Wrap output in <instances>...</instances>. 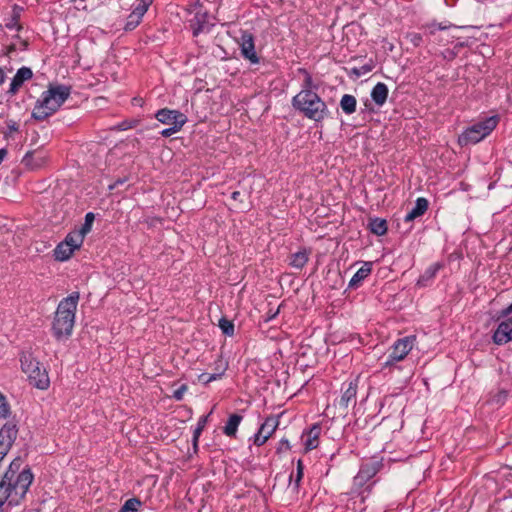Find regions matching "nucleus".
I'll return each instance as SVG.
<instances>
[{
  "label": "nucleus",
  "instance_id": "obj_1",
  "mask_svg": "<svg viewBox=\"0 0 512 512\" xmlns=\"http://www.w3.org/2000/svg\"><path fill=\"white\" fill-rule=\"evenodd\" d=\"M23 466L20 457L15 458L9 465L0 482V508L7 503L8 506H17L25 498L34 475L28 466Z\"/></svg>",
  "mask_w": 512,
  "mask_h": 512
},
{
  "label": "nucleus",
  "instance_id": "obj_2",
  "mask_svg": "<svg viewBox=\"0 0 512 512\" xmlns=\"http://www.w3.org/2000/svg\"><path fill=\"white\" fill-rule=\"evenodd\" d=\"M79 298V292H72L58 304L52 323V331L56 339L67 338L72 334Z\"/></svg>",
  "mask_w": 512,
  "mask_h": 512
},
{
  "label": "nucleus",
  "instance_id": "obj_3",
  "mask_svg": "<svg viewBox=\"0 0 512 512\" xmlns=\"http://www.w3.org/2000/svg\"><path fill=\"white\" fill-rule=\"evenodd\" d=\"M71 88L65 85L50 86L41 94L32 111V118L43 121L53 115L68 99Z\"/></svg>",
  "mask_w": 512,
  "mask_h": 512
},
{
  "label": "nucleus",
  "instance_id": "obj_4",
  "mask_svg": "<svg viewBox=\"0 0 512 512\" xmlns=\"http://www.w3.org/2000/svg\"><path fill=\"white\" fill-rule=\"evenodd\" d=\"M292 105L306 118L315 122L322 121L329 113L326 103L315 91L301 90L293 97Z\"/></svg>",
  "mask_w": 512,
  "mask_h": 512
},
{
  "label": "nucleus",
  "instance_id": "obj_5",
  "mask_svg": "<svg viewBox=\"0 0 512 512\" xmlns=\"http://www.w3.org/2000/svg\"><path fill=\"white\" fill-rule=\"evenodd\" d=\"M20 362L23 372L27 374L33 386L42 390L48 388L50 381L47 371L31 353H23Z\"/></svg>",
  "mask_w": 512,
  "mask_h": 512
},
{
  "label": "nucleus",
  "instance_id": "obj_6",
  "mask_svg": "<svg viewBox=\"0 0 512 512\" xmlns=\"http://www.w3.org/2000/svg\"><path fill=\"white\" fill-rule=\"evenodd\" d=\"M498 117L491 116L468 127L458 137L461 146L476 144L488 136L497 126Z\"/></svg>",
  "mask_w": 512,
  "mask_h": 512
},
{
  "label": "nucleus",
  "instance_id": "obj_7",
  "mask_svg": "<svg viewBox=\"0 0 512 512\" xmlns=\"http://www.w3.org/2000/svg\"><path fill=\"white\" fill-rule=\"evenodd\" d=\"M498 327L493 334V341L503 345L512 341V303L497 314Z\"/></svg>",
  "mask_w": 512,
  "mask_h": 512
},
{
  "label": "nucleus",
  "instance_id": "obj_8",
  "mask_svg": "<svg viewBox=\"0 0 512 512\" xmlns=\"http://www.w3.org/2000/svg\"><path fill=\"white\" fill-rule=\"evenodd\" d=\"M416 341L415 336H407L401 339H398L392 346L391 352L388 356L387 361L384 366L389 367L392 366L395 362L402 361L408 353L412 350L414 343Z\"/></svg>",
  "mask_w": 512,
  "mask_h": 512
},
{
  "label": "nucleus",
  "instance_id": "obj_9",
  "mask_svg": "<svg viewBox=\"0 0 512 512\" xmlns=\"http://www.w3.org/2000/svg\"><path fill=\"white\" fill-rule=\"evenodd\" d=\"M279 426V416H269L261 424L258 432L254 435V444L262 446L273 435Z\"/></svg>",
  "mask_w": 512,
  "mask_h": 512
},
{
  "label": "nucleus",
  "instance_id": "obj_10",
  "mask_svg": "<svg viewBox=\"0 0 512 512\" xmlns=\"http://www.w3.org/2000/svg\"><path fill=\"white\" fill-rule=\"evenodd\" d=\"M17 427L13 423H6L0 429V461L6 456L17 437Z\"/></svg>",
  "mask_w": 512,
  "mask_h": 512
},
{
  "label": "nucleus",
  "instance_id": "obj_11",
  "mask_svg": "<svg viewBox=\"0 0 512 512\" xmlns=\"http://www.w3.org/2000/svg\"><path fill=\"white\" fill-rule=\"evenodd\" d=\"M382 464L377 460H369L362 463L359 472L354 477L355 486H363L368 480L373 478L381 469Z\"/></svg>",
  "mask_w": 512,
  "mask_h": 512
},
{
  "label": "nucleus",
  "instance_id": "obj_12",
  "mask_svg": "<svg viewBox=\"0 0 512 512\" xmlns=\"http://www.w3.org/2000/svg\"><path fill=\"white\" fill-rule=\"evenodd\" d=\"M155 117L159 122L171 126H184L187 122V117L183 113L177 110H170L168 108L160 109L156 113Z\"/></svg>",
  "mask_w": 512,
  "mask_h": 512
},
{
  "label": "nucleus",
  "instance_id": "obj_13",
  "mask_svg": "<svg viewBox=\"0 0 512 512\" xmlns=\"http://www.w3.org/2000/svg\"><path fill=\"white\" fill-rule=\"evenodd\" d=\"M241 53L251 63H258L259 58L255 51L254 38L251 33L244 32L240 38Z\"/></svg>",
  "mask_w": 512,
  "mask_h": 512
},
{
  "label": "nucleus",
  "instance_id": "obj_14",
  "mask_svg": "<svg viewBox=\"0 0 512 512\" xmlns=\"http://www.w3.org/2000/svg\"><path fill=\"white\" fill-rule=\"evenodd\" d=\"M47 161L46 154L41 150L28 151L23 159L22 164L30 170H37L45 165Z\"/></svg>",
  "mask_w": 512,
  "mask_h": 512
},
{
  "label": "nucleus",
  "instance_id": "obj_15",
  "mask_svg": "<svg viewBox=\"0 0 512 512\" xmlns=\"http://www.w3.org/2000/svg\"><path fill=\"white\" fill-rule=\"evenodd\" d=\"M33 76V72L28 67H21L16 72L15 76L13 77L10 88L8 90V93L11 95H15L19 88L23 85V83L27 80H30Z\"/></svg>",
  "mask_w": 512,
  "mask_h": 512
},
{
  "label": "nucleus",
  "instance_id": "obj_16",
  "mask_svg": "<svg viewBox=\"0 0 512 512\" xmlns=\"http://www.w3.org/2000/svg\"><path fill=\"white\" fill-rule=\"evenodd\" d=\"M343 394L339 404L343 408H347L351 403H355L357 394V380L349 381L343 384Z\"/></svg>",
  "mask_w": 512,
  "mask_h": 512
},
{
  "label": "nucleus",
  "instance_id": "obj_17",
  "mask_svg": "<svg viewBox=\"0 0 512 512\" xmlns=\"http://www.w3.org/2000/svg\"><path fill=\"white\" fill-rule=\"evenodd\" d=\"M428 206H429V202L426 198H423V197L417 198V200L415 202V206L411 209V211H409L406 214L404 221L410 222V221H413L414 219L422 216L427 211Z\"/></svg>",
  "mask_w": 512,
  "mask_h": 512
},
{
  "label": "nucleus",
  "instance_id": "obj_18",
  "mask_svg": "<svg viewBox=\"0 0 512 512\" xmlns=\"http://www.w3.org/2000/svg\"><path fill=\"white\" fill-rule=\"evenodd\" d=\"M371 271H372V263L364 262L362 267L350 279L348 287L352 288V289L358 288L360 286L361 282L370 275Z\"/></svg>",
  "mask_w": 512,
  "mask_h": 512
},
{
  "label": "nucleus",
  "instance_id": "obj_19",
  "mask_svg": "<svg viewBox=\"0 0 512 512\" xmlns=\"http://www.w3.org/2000/svg\"><path fill=\"white\" fill-rule=\"evenodd\" d=\"M388 97V87L386 84L379 82L377 83L372 91H371V98L372 100L378 105L382 106Z\"/></svg>",
  "mask_w": 512,
  "mask_h": 512
},
{
  "label": "nucleus",
  "instance_id": "obj_20",
  "mask_svg": "<svg viewBox=\"0 0 512 512\" xmlns=\"http://www.w3.org/2000/svg\"><path fill=\"white\" fill-rule=\"evenodd\" d=\"M193 34L198 35L208 26V15L206 12L197 11L194 18L190 20Z\"/></svg>",
  "mask_w": 512,
  "mask_h": 512
},
{
  "label": "nucleus",
  "instance_id": "obj_21",
  "mask_svg": "<svg viewBox=\"0 0 512 512\" xmlns=\"http://www.w3.org/2000/svg\"><path fill=\"white\" fill-rule=\"evenodd\" d=\"M321 433V427L318 424H314L308 434L307 439L304 442L305 449L307 451L313 450L318 447L319 444V435Z\"/></svg>",
  "mask_w": 512,
  "mask_h": 512
},
{
  "label": "nucleus",
  "instance_id": "obj_22",
  "mask_svg": "<svg viewBox=\"0 0 512 512\" xmlns=\"http://www.w3.org/2000/svg\"><path fill=\"white\" fill-rule=\"evenodd\" d=\"M23 7L15 4L12 7L11 17L8 20V22L5 24V26L10 29H16L17 31H20L22 29V25L20 24V18L21 14L23 12Z\"/></svg>",
  "mask_w": 512,
  "mask_h": 512
},
{
  "label": "nucleus",
  "instance_id": "obj_23",
  "mask_svg": "<svg viewBox=\"0 0 512 512\" xmlns=\"http://www.w3.org/2000/svg\"><path fill=\"white\" fill-rule=\"evenodd\" d=\"M75 250L70 247L69 242L62 241L54 249V257L58 261L68 260Z\"/></svg>",
  "mask_w": 512,
  "mask_h": 512
},
{
  "label": "nucleus",
  "instance_id": "obj_24",
  "mask_svg": "<svg viewBox=\"0 0 512 512\" xmlns=\"http://www.w3.org/2000/svg\"><path fill=\"white\" fill-rule=\"evenodd\" d=\"M442 268L440 263H434L430 265L424 273L419 277L417 281V285L426 286L429 281H431L437 274V272Z\"/></svg>",
  "mask_w": 512,
  "mask_h": 512
},
{
  "label": "nucleus",
  "instance_id": "obj_25",
  "mask_svg": "<svg viewBox=\"0 0 512 512\" xmlns=\"http://www.w3.org/2000/svg\"><path fill=\"white\" fill-rule=\"evenodd\" d=\"M242 419H243L242 416L239 414L230 415V417L223 429L224 434L229 437H234L236 435L238 426L241 423Z\"/></svg>",
  "mask_w": 512,
  "mask_h": 512
},
{
  "label": "nucleus",
  "instance_id": "obj_26",
  "mask_svg": "<svg viewBox=\"0 0 512 512\" xmlns=\"http://www.w3.org/2000/svg\"><path fill=\"white\" fill-rule=\"evenodd\" d=\"M144 14L145 13L142 12L141 9L135 7V9L128 16L124 29L126 31L134 30L140 24Z\"/></svg>",
  "mask_w": 512,
  "mask_h": 512
},
{
  "label": "nucleus",
  "instance_id": "obj_27",
  "mask_svg": "<svg viewBox=\"0 0 512 512\" xmlns=\"http://www.w3.org/2000/svg\"><path fill=\"white\" fill-rule=\"evenodd\" d=\"M309 256L307 251L301 250L290 256L289 265L296 268L302 269L308 262Z\"/></svg>",
  "mask_w": 512,
  "mask_h": 512
},
{
  "label": "nucleus",
  "instance_id": "obj_28",
  "mask_svg": "<svg viewBox=\"0 0 512 512\" xmlns=\"http://www.w3.org/2000/svg\"><path fill=\"white\" fill-rule=\"evenodd\" d=\"M304 464L301 459L297 461V473L295 479H293V474L289 476V487L294 493H298L301 480L303 478Z\"/></svg>",
  "mask_w": 512,
  "mask_h": 512
},
{
  "label": "nucleus",
  "instance_id": "obj_29",
  "mask_svg": "<svg viewBox=\"0 0 512 512\" xmlns=\"http://www.w3.org/2000/svg\"><path fill=\"white\" fill-rule=\"evenodd\" d=\"M357 100L353 95L345 94L340 100V107L346 114H352L356 111Z\"/></svg>",
  "mask_w": 512,
  "mask_h": 512
},
{
  "label": "nucleus",
  "instance_id": "obj_30",
  "mask_svg": "<svg viewBox=\"0 0 512 512\" xmlns=\"http://www.w3.org/2000/svg\"><path fill=\"white\" fill-rule=\"evenodd\" d=\"M370 230L373 234L382 236L387 232V222L381 218L371 219L369 222Z\"/></svg>",
  "mask_w": 512,
  "mask_h": 512
},
{
  "label": "nucleus",
  "instance_id": "obj_31",
  "mask_svg": "<svg viewBox=\"0 0 512 512\" xmlns=\"http://www.w3.org/2000/svg\"><path fill=\"white\" fill-rule=\"evenodd\" d=\"M84 237L85 236L81 232L75 231L69 233L64 239V241L69 242L70 247H72L73 250H76L80 248V246L82 245Z\"/></svg>",
  "mask_w": 512,
  "mask_h": 512
},
{
  "label": "nucleus",
  "instance_id": "obj_32",
  "mask_svg": "<svg viewBox=\"0 0 512 512\" xmlns=\"http://www.w3.org/2000/svg\"><path fill=\"white\" fill-rule=\"evenodd\" d=\"M141 505L142 502L138 498H130L125 501L118 512H136Z\"/></svg>",
  "mask_w": 512,
  "mask_h": 512
},
{
  "label": "nucleus",
  "instance_id": "obj_33",
  "mask_svg": "<svg viewBox=\"0 0 512 512\" xmlns=\"http://www.w3.org/2000/svg\"><path fill=\"white\" fill-rule=\"evenodd\" d=\"M219 327L227 336H232L234 334V324L226 318L219 320Z\"/></svg>",
  "mask_w": 512,
  "mask_h": 512
},
{
  "label": "nucleus",
  "instance_id": "obj_34",
  "mask_svg": "<svg viewBox=\"0 0 512 512\" xmlns=\"http://www.w3.org/2000/svg\"><path fill=\"white\" fill-rule=\"evenodd\" d=\"M299 71L305 75L301 90L314 91V89H316L317 86L314 84L312 76L305 69H300Z\"/></svg>",
  "mask_w": 512,
  "mask_h": 512
},
{
  "label": "nucleus",
  "instance_id": "obj_35",
  "mask_svg": "<svg viewBox=\"0 0 512 512\" xmlns=\"http://www.w3.org/2000/svg\"><path fill=\"white\" fill-rule=\"evenodd\" d=\"M94 219H95V216L92 212H89L85 215V222L84 224L82 225L81 229L79 230V232H81L84 236L90 232L91 230V227H92V224L94 222Z\"/></svg>",
  "mask_w": 512,
  "mask_h": 512
},
{
  "label": "nucleus",
  "instance_id": "obj_36",
  "mask_svg": "<svg viewBox=\"0 0 512 512\" xmlns=\"http://www.w3.org/2000/svg\"><path fill=\"white\" fill-rule=\"evenodd\" d=\"M207 418L208 416H203L199 419L198 421V424H197V427L196 429L194 430V435H193V442H194V445L196 446L197 445V441H198V438L202 432V430L204 429L205 425H206V422H207Z\"/></svg>",
  "mask_w": 512,
  "mask_h": 512
},
{
  "label": "nucleus",
  "instance_id": "obj_37",
  "mask_svg": "<svg viewBox=\"0 0 512 512\" xmlns=\"http://www.w3.org/2000/svg\"><path fill=\"white\" fill-rule=\"evenodd\" d=\"M10 414V407L5 396L0 392V417L7 418Z\"/></svg>",
  "mask_w": 512,
  "mask_h": 512
},
{
  "label": "nucleus",
  "instance_id": "obj_38",
  "mask_svg": "<svg viewBox=\"0 0 512 512\" xmlns=\"http://www.w3.org/2000/svg\"><path fill=\"white\" fill-rule=\"evenodd\" d=\"M452 24H446V23H436L432 22L430 24H427V28L429 29L430 34H435L437 30H446L452 27Z\"/></svg>",
  "mask_w": 512,
  "mask_h": 512
},
{
  "label": "nucleus",
  "instance_id": "obj_39",
  "mask_svg": "<svg viewBox=\"0 0 512 512\" xmlns=\"http://www.w3.org/2000/svg\"><path fill=\"white\" fill-rule=\"evenodd\" d=\"M221 375H222V373H214V374L202 373L199 375L198 379L200 382H202L204 384H208V383L220 378Z\"/></svg>",
  "mask_w": 512,
  "mask_h": 512
},
{
  "label": "nucleus",
  "instance_id": "obj_40",
  "mask_svg": "<svg viewBox=\"0 0 512 512\" xmlns=\"http://www.w3.org/2000/svg\"><path fill=\"white\" fill-rule=\"evenodd\" d=\"M182 127L183 126H180V125H178V126L177 125L171 126L169 128H166V129L162 130L161 131V135L163 137H169V136L173 135L174 133L180 131Z\"/></svg>",
  "mask_w": 512,
  "mask_h": 512
},
{
  "label": "nucleus",
  "instance_id": "obj_41",
  "mask_svg": "<svg viewBox=\"0 0 512 512\" xmlns=\"http://www.w3.org/2000/svg\"><path fill=\"white\" fill-rule=\"evenodd\" d=\"M186 390H187V386L186 385L180 386L177 390L174 391L173 397L176 400H181L183 398V395L186 392Z\"/></svg>",
  "mask_w": 512,
  "mask_h": 512
},
{
  "label": "nucleus",
  "instance_id": "obj_42",
  "mask_svg": "<svg viewBox=\"0 0 512 512\" xmlns=\"http://www.w3.org/2000/svg\"><path fill=\"white\" fill-rule=\"evenodd\" d=\"M152 2L153 0H140V3L136 6V8L141 9L142 12L146 13Z\"/></svg>",
  "mask_w": 512,
  "mask_h": 512
},
{
  "label": "nucleus",
  "instance_id": "obj_43",
  "mask_svg": "<svg viewBox=\"0 0 512 512\" xmlns=\"http://www.w3.org/2000/svg\"><path fill=\"white\" fill-rule=\"evenodd\" d=\"M372 70V66L370 65H364L360 68H355L354 69V72L358 75V76H361V75H364L368 72H370Z\"/></svg>",
  "mask_w": 512,
  "mask_h": 512
},
{
  "label": "nucleus",
  "instance_id": "obj_44",
  "mask_svg": "<svg viewBox=\"0 0 512 512\" xmlns=\"http://www.w3.org/2000/svg\"><path fill=\"white\" fill-rule=\"evenodd\" d=\"M7 127L9 130V133L17 132L19 129V125L14 120H9L7 122Z\"/></svg>",
  "mask_w": 512,
  "mask_h": 512
},
{
  "label": "nucleus",
  "instance_id": "obj_45",
  "mask_svg": "<svg viewBox=\"0 0 512 512\" xmlns=\"http://www.w3.org/2000/svg\"><path fill=\"white\" fill-rule=\"evenodd\" d=\"M232 199L235 201L243 202V195L239 191H234L231 195Z\"/></svg>",
  "mask_w": 512,
  "mask_h": 512
},
{
  "label": "nucleus",
  "instance_id": "obj_46",
  "mask_svg": "<svg viewBox=\"0 0 512 512\" xmlns=\"http://www.w3.org/2000/svg\"><path fill=\"white\" fill-rule=\"evenodd\" d=\"M283 448L290 449L289 441L287 439H282L280 441V447L278 448V451H281Z\"/></svg>",
  "mask_w": 512,
  "mask_h": 512
},
{
  "label": "nucleus",
  "instance_id": "obj_47",
  "mask_svg": "<svg viewBox=\"0 0 512 512\" xmlns=\"http://www.w3.org/2000/svg\"><path fill=\"white\" fill-rule=\"evenodd\" d=\"M126 182V178H119L115 181V183L113 185L110 186V189H114L116 187H118L119 185H122Z\"/></svg>",
  "mask_w": 512,
  "mask_h": 512
},
{
  "label": "nucleus",
  "instance_id": "obj_48",
  "mask_svg": "<svg viewBox=\"0 0 512 512\" xmlns=\"http://www.w3.org/2000/svg\"><path fill=\"white\" fill-rule=\"evenodd\" d=\"M421 40H422L421 35H419V34H414L413 35L412 41L414 42L415 45H418Z\"/></svg>",
  "mask_w": 512,
  "mask_h": 512
},
{
  "label": "nucleus",
  "instance_id": "obj_49",
  "mask_svg": "<svg viewBox=\"0 0 512 512\" xmlns=\"http://www.w3.org/2000/svg\"><path fill=\"white\" fill-rule=\"evenodd\" d=\"M6 155H7V150L5 148L0 149V164L2 163V161L4 160Z\"/></svg>",
  "mask_w": 512,
  "mask_h": 512
},
{
  "label": "nucleus",
  "instance_id": "obj_50",
  "mask_svg": "<svg viewBox=\"0 0 512 512\" xmlns=\"http://www.w3.org/2000/svg\"><path fill=\"white\" fill-rule=\"evenodd\" d=\"M16 50V45L15 44H11L7 47V54H11L12 52H14Z\"/></svg>",
  "mask_w": 512,
  "mask_h": 512
},
{
  "label": "nucleus",
  "instance_id": "obj_51",
  "mask_svg": "<svg viewBox=\"0 0 512 512\" xmlns=\"http://www.w3.org/2000/svg\"><path fill=\"white\" fill-rule=\"evenodd\" d=\"M5 74L4 71L0 68V85L4 82Z\"/></svg>",
  "mask_w": 512,
  "mask_h": 512
},
{
  "label": "nucleus",
  "instance_id": "obj_52",
  "mask_svg": "<svg viewBox=\"0 0 512 512\" xmlns=\"http://www.w3.org/2000/svg\"><path fill=\"white\" fill-rule=\"evenodd\" d=\"M371 489H372V485L367 487L368 492H371Z\"/></svg>",
  "mask_w": 512,
  "mask_h": 512
}]
</instances>
